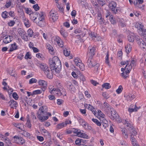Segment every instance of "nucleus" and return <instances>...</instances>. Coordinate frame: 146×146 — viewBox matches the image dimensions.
Returning <instances> with one entry per match:
<instances>
[{
	"label": "nucleus",
	"instance_id": "obj_31",
	"mask_svg": "<svg viewBox=\"0 0 146 146\" xmlns=\"http://www.w3.org/2000/svg\"><path fill=\"white\" fill-rule=\"evenodd\" d=\"M117 20L119 22V25L121 27H123L125 26V24L124 23V21L122 19H120L119 18H118Z\"/></svg>",
	"mask_w": 146,
	"mask_h": 146
},
{
	"label": "nucleus",
	"instance_id": "obj_32",
	"mask_svg": "<svg viewBox=\"0 0 146 146\" xmlns=\"http://www.w3.org/2000/svg\"><path fill=\"white\" fill-rule=\"evenodd\" d=\"M38 15H37V13L36 12L33 14H31L30 15L31 19L34 22L36 21V19Z\"/></svg>",
	"mask_w": 146,
	"mask_h": 146
},
{
	"label": "nucleus",
	"instance_id": "obj_41",
	"mask_svg": "<svg viewBox=\"0 0 146 146\" xmlns=\"http://www.w3.org/2000/svg\"><path fill=\"white\" fill-rule=\"evenodd\" d=\"M2 138H3V140L7 143L8 145L11 144L9 138L6 137H4Z\"/></svg>",
	"mask_w": 146,
	"mask_h": 146
},
{
	"label": "nucleus",
	"instance_id": "obj_60",
	"mask_svg": "<svg viewBox=\"0 0 146 146\" xmlns=\"http://www.w3.org/2000/svg\"><path fill=\"white\" fill-rule=\"evenodd\" d=\"M82 141H83V140L82 139H76L75 141V143L77 145H80L81 144Z\"/></svg>",
	"mask_w": 146,
	"mask_h": 146
},
{
	"label": "nucleus",
	"instance_id": "obj_16",
	"mask_svg": "<svg viewBox=\"0 0 146 146\" xmlns=\"http://www.w3.org/2000/svg\"><path fill=\"white\" fill-rule=\"evenodd\" d=\"M109 111L111 115L110 118L112 119L113 120L114 119L117 117L118 115L116 113V111L113 109L112 108Z\"/></svg>",
	"mask_w": 146,
	"mask_h": 146
},
{
	"label": "nucleus",
	"instance_id": "obj_8",
	"mask_svg": "<svg viewBox=\"0 0 146 146\" xmlns=\"http://www.w3.org/2000/svg\"><path fill=\"white\" fill-rule=\"evenodd\" d=\"M136 28L139 30V32H141L142 36L146 35V30L144 28V26L141 23H136L135 24Z\"/></svg>",
	"mask_w": 146,
	"mask_h": 146
},
{
	"label": "nucleus",
	"instance_id": "obj_22",
	"mask_svg": "<svg viewBox=\"0 0 146 146\" xmlns=\"http://www.w3.org/2000/svg\"><path fill=\"white\" fill-rule=\"evenodd\" d=\"M37 13L38 20H44L45 15L43 12H40V13Z\"/></svg>",
	"mask_w": 146,
	"mask_h": 146
},
{
	"label": "nucleus",
	"instance_id": "obj_37",
	"mask_svg": "<svg viewBox=\"0 0 146 146\" xmlns=\"http://www.w3.org/2000/svg\"><path fill=\"white\" fill-rule=\"evenodd\" d=\"M130 137L136 136L137 134V132L135 129H133L132 127V129H130Z\"/></svg>",
	"mask_w": 146,
	"mask_h": 146
},
{
	"label": "nucleus",
	"instance_id": "obj_62",
	"mask_svg": "<svg viewBox=\"0 0 146 146\" xmlns=\"http://www.w3.org/2000/svg\"><path fill=\"white\" fill-rule=\"evenodd\" d=\"M42 93V91L40 90H37L33 91V93L34 94H39Z\"/></svg>",
	"mask_w": 146,
	"mask_h": 146
},
{
	"label": "nucleus",
	"instance_id": "obj_44",
	"mask_svg": "<svg viewBox=\"0 0 146 146\" xmlns=\"http://www.w3.org/2000/svg\"><path fill=\"white\" fill-rule=\"evenodd\" d=\"M102 87L106 89H107L110 88H111V86L110 84L108 83H106L103 84L102 85Z\"/></svg>",
	"mask_w": 146,
	"mask_h": 146
},
{
	"label": "nucleus",
	"instance_id": "obj_19",
	"mask_svg": "<svg viewBox=\"0 0 146 146\" xmlns=\"http://www.w3.org/2000/svg\"><path fill=\"white\" fill-rule=\"evenodd\" d=\"M123 122L125 126L127 127L128 129H132L133 126L131 125V122L129 120L126 119L123 121Z\"/></svg>",
	"mask_w": 146,
	"mask_h": 146
},
{
	"label": "nucleus",
	"instance_id": "obj_34",
	"mask_svg": "<svg viewBox=\"0 0 146 146\" xmlns=\"http://www.w3.org/2000/svg\"><path fill=\"white\" fill-rule=\"evenodd\" d=\"M46 48L49 51L51 54L54 53L53 49L52 47L49 44H46Z\"/></svg>",
	"mask_w": 146,
	"mask_h": 146
},
{
	"label": "nucleus",
	"instance_id": "obj_5",
	"mask_svg": "<svg viewBox=\"0 0 146 146\" xmlns=\"http://www.w3.org/2000/svg\"><path fill=\"white\" fill-rule=\"evenodd\" d=\"M48 108L46 106H43L39 108L38 111L37 113V117L42 115H46L48 111Z\"/></svg>",
	"mask_w": 146,
	"mask_h": 146
},
{
	"label": "nucleus",
	"instance_id": "obj_20",
	"mask_svg": "<svg viewBox=\"0 0 146 146\" xmlns=\"http://www.w3.org/2000/svg\"><path fill=\"white\" fill-rule=\"evenodd\" d=\"M67 88L68 90L72 92H74L76 91V88L70 82H68L67 85Z\"/></svg>",
	"mask_w": 146,
	"mask_h": 146
},
{
	"label": "nucleus",
	"instance_id": "obj_42",
	"mask_svg": "<svg viewBox=\"0 0 146 146\" xmlns=\"http://www.w3.org/2000/svg\"><path fill=\"white\" fill-rule=\"evenodd\" d=\"M131 47L130 44H127L125 46V51L127 53H129L131 50Z\"/></svg>",
	"mask_w": 146,
	"mask_h": 146
},
{
	"label": "nucleus",
	"instance_id": "obj_35",
	"mask_svg": "<svg viewBox=\"0 0 146 146\" xmlns=\"http://www.w3.org/2000/svg\"><path fill=\"white\" fill-rule=\"evenodd\" d=\"M8 12L6 11H4L2 12L1 14V17L4 19L8 18L9 17L8 16Z\"/></svg>",
	"mask_w": 146,
	"mask_h": 146
},
{
	"label": "nucleus",
	"instance_id": "obj_56",
	"mask_svg": "<svg viewBox=\"0 0 146 146\" xmlns=\"http://www.w3.org/2000/svg\"><path fill=\"white\" fill-rule=\"evenodd\" d=\"M123 90V88L121 86H119L118 88L116 90V92L118 94L120 93Z\"/></svg>",
	"mask_w": 146,
	"mask_h": 146
},
{
	"label": "nucleus",
	"instance_id": "obj_4",
	"mask_svg": "<svg viewBox=\"0 0 146 146\" xmlns=\"http://www.w3.org/2000/svg\"><path fill=\"white\" fill-rule=\"evenodd\" d=\"M143 36V40L139 38L137 40V43L141 48L143 50L146 49V35Z\"/></svg>",
	"mask_w": 146,
	"mask_h": 146
},
{
	"label": "nucleus",
	"instance_id": "obj_58",
	"mask_svg": "<svg viewBox=\"0 0 146 146\" xmlns=\"http://www.w3.org/2000/svg\"><path fill=\"white\" fill-rule=\"evenodd\" d=\"M57 6L58 8L59 9V11L61 13H63V10L64 9L63 7L61 6H60L58 4Z\"/></svg>",
	"mask_w": 146,
	"mask_h": 146
},
{
	"label": "nucleus",
	"instance_id": "obj_25",
	"mask_svg": "<svg viewBox=\"0 0 146 146\" xmlns=\"http://www.w3.org/2000/svg\"><path fill=\"white\" fill-rule=\"evenodd\" d=\"M63 53L64 55L66 56H68L69 59H71L72 58V56L70 55V52L69 51L66 49V48H65L63 49Z\"/></svg>",
	"mask_w": 146,
	"mask_h": 146
},
{
	"label": "nucleus",
	"instance_id": "obj_61",
	"mask_svg": "<svg viewBox=\"0 0 146 146\" xmlns=\"http://www.w3.org/2000/svg\"><path fill=\"white\" fill-rule=\"evenodd\" d=\"M8 14H9V15L11 17H13L15 16L14 12L12 11L8 12Z\"/></svg>",
	"mask_w": 146,
	"mask_h": 146
},
{
	"label": "nucleus",
	"instance_id": "obj_38",
	"mask_svg": "<svg viewBox=\"0 0 146 146\" xmlns=\"http://www.w3.org/2000/svg\"><path fill=\"white\" fill-rule=\"evenodd\" d=\"M76 119L80 125H82L86 121L84 119L79 116L76 117Z\"/></svg>",
	"mask_w": 146,
	"mask_h": 146
},
{
	"label": "nucleus",
	"instance_id": "obj_45",
	"mask_svg": "<svg viewBox=\"0 0 146 146\" xmlns=\"http://www.w3.org/2000/svg\"><path fill=\"white\" fill-rule=\"evenodd\" d=\"M65 126L63 122L58 124L56 127V128L57 129H59L62 128Z\"/></svg>",
	"mask_w": 146,
	"mask_h": 146
},
{
	"label": "nucleus",
	"instance_id": "obj_59",
	"mask_svg": "<svg viewBox=\"0 0 146 146\" xmlns=\"http://www.w3.org/2000/svg\"><path fill=\"white\" fill-rule=\"evenodd\" d=\"M37 82V80L35 78H32L29 81V84H32L33 83H36Z\"/></svg>",
	"mask_w": 146,
	"mask_h": 146
},
{
	"label": "nucleus",
	"instance_id": "obj_10",
	"mask_svg": "<svg viewBox=\"0 0 146 146\" xmlns=\"http://www.w3.org/2000/svg\"><path fill=\"white\" fill-rule=\"evenodd\" d=\"M52 42L55 44L58 45L60 47L63 46L64 43L63 41L58 36L52 39Z\"/></svg>",
	"mask_w": 146,
	"mask_h": 146
},
{
	"label": "nucleus",
	"instance_id": "obj_63",
	"mask_svg": "<svg viewBox=\"0 0 146 146\" xmlns=\"http://www.w3.org/2000/svg\"><path fill=\"white\" fill-rule=\"evenodd\" d=\"M26 126L29 128H31V123L29 120H28L26 123Z\"/></svg>",
	"mask_w": 146,
	"mask_h": 146
},
{
	"label": "nucleus",
	"instance_id": "obj_47",
	"mask_svg": "<svg viewBox=\"0 0 146 146\" xmlns=\"http://www.w3.org/2000/svg\"><path fill=\"white\" fill-rule=\"evenodd\" d=\"M33 32L32 29H29L27 31L28 36L30 37H31L33 36Z\"/></svg>",
	"mask_w": 146,
	"mask_h": 146
},
{
	"label": "nucleus",
	"instance_id": "obj_49",
	"mask_svg": "<svg viewBox=\"0 0 146 146\" xmlns=\"http://www.w3.org/2000/svg\"><path fill=\"white\" fill-rule=\"evenodd\" d=\"M109 20L111 23L112 24H114L116 23V21L114 19L113 17V16L111 15L109 17Z\"/></svg>",
	"mask_w": 146,
	"mask_h": 146
},
{
	"label": "nucleus",
	"instance_id": "obj_2",
	"mask_svg": "<svg viewBox=\"0 0 146 146\" xmlns=\"http://www.w3.org/2000/svg\"><path fill=\"white\" fill-rule=\"evenodd\" d=\"M36 64L39 67L41 70L43 71L46 77L49 79L53 78V74L52 72L50 70L48 66L45 64L41 63L39 61H37Z\"/></svg>",
	"mask_w": 146,
	"mask_h": 146
},
{
	"label": "nucleus",
	"instance_id": "obj_36",
	"mask_svg": "<svg viewBox=\"0 0 146 146\" xmlns=\"http://www.w3.org/2000/svg\"><path fill=\"white\" fill-rule=\"evenodd\" d=\"M38 119L42 122L48 119V115L44 116V115H42L37 117Z\"/></svg>",
	"mask_w": 146,
	"mask_h": 146
},
{
	"label": "nucleus",
	"instance_id": "obj_14",
	"mask_svg": "<svg viewBox=\"0 0 146 146\" xmlns=\"http://www.w3.org/2000/svg\"><path fill=\"white\" fill-rule=\"evenodd\" d=\"M38 85L42 87V90L43 91L45 90L47 86V83L46 81L42 80H40L38 81Z\"/></svg>",
	"mask_w": 146,
	"mask_h": 146
},
{
	"label": "nucleus",
	"instance_id": "obj_43",
	"mask_svg": "<svg viewBox=\"0 0 146 146\" xmlns=\"http://www.w3.org/2000/svg\"><path fill=\"white\" fill-rule=\"evenodd\" d=\"M84 106L87 109L91 110V111H92L93 110H94L93 107L90 104H85L84 105Z\"/></svg>",
	"mask_w": 146,
	"mask_h": 146
},
{
	"label": "nucleus",
	"instance_id": "obj_64",
	"mask_svg": "<svg viewBox=\"0 0 146 146\" xmlns=\"http://www.w3.org/2000/svg\"><path fill=\"white\" fill-rule=\"evenodd\" d=\"M33 7L36 11H37L38 10L40 9V7L37 4H36L33 5Z\"/></svg>",
	"mask_w": 146,
	"mask_h": 146
},
{
	"label": "nucleus",
	"instance_id": "obj_46",
	"mask_svg": "<svg viewBox=\"0 0 146 146\" xmlns=\"http://www.w3.org/2000/svg\"><path fill=\"white\" fill-rule=\"evenodd\" d=\"M103 127L104 129L108 126V121L106 120H104L102 122Z\"/></svg>",
	"mask_w": 146,
	"mask_h": 146
},
{
	"label": "nucleus",
	"instance_id": "obj_57",
	"mask_svg": "<svg viewBox=\"0 0 146 146\" xmlns=\"http://www.w3.org/2000/svg\"><path fill=\"white\" fill-rule=\"evenodd\" d=\"M13 124L15 127H17L19 129H21V126L22 125V124L19 123H13Z\"/></svg>",
	"mask_w": 146,
	"mask_h": 146
},
{
	"label": "nucleus",
	"instance_id": "obj_50",
	"mask_svg": "<svg viewBox=\"0 0 146 146\" xmlns=\"http://www.w3.org/2000/svg\"><path fill=\"white\" fill-rule=\"evenodd\" d=\"M128 41L130 42H133L134 40V36L133 35H129L128 36Z\"/></svg>",
	"mask_w": 146,
	"mask_h": 146
},
{
	"label": "nucleus",
	"instance_id": "obj_27",
	"mask_svg": "<svg viewBox=\"0 0 146 146\" xmlns=\"http://www.w3.org/2000/svg\"><path fill=\"white\" fill-rule=\"evenodd\" d=\"M60 33L61 35L64 37H67L68 34L67 32L62 28H61L60 30Z\"/></svg>",
	"mask_w": 146,
	"mask_h": 146
},
{
	"label": "nucleus",
	"instance_id": "obj_12",
	"mask_svg": "<svg viewBox=\"0 0 146 146\" xmlns=\"http://www.w3.org/2000/svg\"><path fill=\"white\" fill-rule=\"evenodd\" d=\"M18 32L21 38L24 40H26L27 39V36H26V33L25 31L22 29L20 28H18L17 29Z\"/></svg>",
	"mask_w": 146,
	"mask_h": 146
},
{
	"label": "nucleus",
	"instance_id": "obj_28",
	"mask_svg": "<svg viewBox=\"0 0 146 146\" xmlns=\"http://www.w3.org/2000/svg\"><path fill=\"white\" fill-rule=\"evenodd\" d=\"M12 40L10 36H7L3 39V42L4 43L7 44L11 42Z\"/></svg>",
	"mask_w": 146,
	"mask_h": 146
},
{
	"label": "nucleus",
	"instance_id": "obj_23",
	"mask_svg": "<svg viewBox=\"0 0 146 146\" xmlns=\"http://www.w3.org/2000/svg\"><path fill=\"white\" fill-rule=\"evenodd\" d=\"M104 105L105 107L104 110L107 113L108 111H110L111 109L112 108L108 103L106 102H105L104 103Z\"/></svg>",
	"mask_w": 146,
	"mask_h": 146
},
{
	"label": "nucleus",
	"instance_id": "obj_11",
	"mask_svg": "<svg viewBox=\"0 0 146 146\" xmlns=\"http://www.w3.org/2000/svg\"><path fill=\"white\" fill-rule=\"evenodd\" d=\"M96 50V48L94 46H89L88 47L87 55L89 57H92L95 54V50Z\"/></svg>",
	"mask_w": 146,
	"mask_h": 146
},
{
	"label": "nucleus",
	"instance_id": "obj_54",
	"mask_svg": "<svg viewBox=\"0 0 146 146\" xmlns=\"http://www.w3.org/2000/svg\"><path fill=\"white\" fill-rule=\"evenodd\" d=\"M40 131L43 134H45L46 135L48 134V132L44 128H41L40 129Z\"/></svg>",
	"mask_w": 146,
	"mask_h": 146
},
{
	"label": "nucleus",
	"instance_id": "obj_9",
	"mask_svg": "<svg viewBox=\"0 0 146 146\" xmlns=\"http://www.w3.org/2000/svg\"><path fill=\"white\" fill-rule=\"evenodd\" d=\"M117 4L114 1H111L108 4L109 8L114 13L116 14L117 12V8L116 7Z\"/></svg>",
	"mask_w": 146,
	"mask_h": 146
},
{
	"label": "nucleus",
	"instance_id": "obj_18",
	"mask_svg": "<svg viewBox=\"0 0 146 146\" xmlns=\"http://www.w3.org/2000/svg\"><path fill=\"white\" fill-rule=\"evenodd\" d=\"M83 130L81 131L80 130H78L77 135L78 136L80 137H82L85 138H88V136L85 133H83Z\"/></svg>",
	"mask_w": 146,
	"mask_h": 146
},
{
	"label": "nucleus",
	"instance_id": "obj_26",
	"mask_svg": "<svg viewBox=\"0 0 146 146\" xmlns=\"http://www.w3.org/2000/svg\"><path fill=\"white\" fill-rule=\"evenodd\" d=\"M8 104H9L11 108H13L14 107H17V102L13 100H11L8 102Z\"/></svg>",
	"mask_w": 146,
	"mask_h": 146
},
{
	"label": "nucleus",
	"instance_id": "obj_51",
	"mask_svg": "<svg viewBox=\"0 0 146 146\" xmlns=\"http://www.w3.org/2000/svg\"><path fill=\"white\" fill-rule=\"evenodd\" d=\"M91 36L92 38L93 39H94L95 40H99L100 39V37H99L94 34H92L91 35Z\"/></svg>",
	"mask_w": 146,
	"mask_h": 146
},
{
	"label": "nucleus",
	"instance_id": "obj_30",
	"mask_svg": "<svg viewBox=\"0 0 146 146\" xmlns=\"http://www.w3.org/2000/svg\"><path fill=\"white\" fill-rule=\"evenodd\" d=\"M21 134L22 135L26 137L29 138L30 139H32L33 137L31 136L30 134L28 132L23 131V132Z\"/></svg>",
	"mask_w": 146,
	"mask_h": 146
},
{
	"label": "nucleus",
	"instance_id": "obj_13",
	"mask_svg": "<svg viewBox=\"0 0 146 146\" xmlns=\"http://www.w3.org/2000/svg\"><path fill=\"white\" fill-rule=\"evenodd\" d=\"M13 140L15 142L19 144H23L25 142V140L21 137L15 136L13 137Z\"/></svg>",
	"mask_w": 146,
	"mask_h": 146
},
{
	"label": "nucleus",
	"instance_id": "obj_21",
	"mask_svg": "<svg viewBox=\"0 0 146 146\" xmlns=\"http://www.w3.org/2000/svg\"><path fill=\"white\" fill-rule=\"evenodd\" d=\"M18 46L17 45V44L15 42H14L13 44H11L10 48L9 50V52H11L14 50H16L17 49Z\"/></svg>",
	"mask_w": 146,
	"mask_h": 146
},
{
	"label": "nucleus",
	"instance_id": "obj_40",
	"mask_svg": "<svg viewBox=\"0 0 146 146\" xmlns=\"http://www.w3.org/2000/svg\"><path fill=\"white\" fill-rule=\"evenodd\" d=\"M24 23L25 26L27 27H29L30 26V24L29 20L25 18L24 19Z\"/></svg>",
	"mask_w": 146,
	"mask_h": 146
},
{
	"label": "nucleus",
	"instance_id": "obj_24",
	"mask_svg": "<svg viewBox=\"0 0 146 146\" xmlns=\"http://www.w3.org/2000/svg\"><path fill=\"white\" fill-rule=\"evenodd\" d=\"M132 65H126V66L125 67V72L126 74H129L132 68Z\"/></svg>",
	"mask_w": 146,
	"mask_h": 146
},
{
	"label": "nucleus",
	"instance_id": "obj_33",
	"mask_svg": "<svg viewBox=\"0 0 146 146\" xmlns=\"http://www.w3.org/2000/svg\"><path fill=\"white\" fill-rule=\"evenodd\" d=\"M124 96L126 98L127 100H132L135 97V95L131 94H129L127 95H125Z\"/></svg>",
	"mask_w": 146,
	"mask_h": 146
},
{
	"label": "nucleus",
	"instance_id": "obj_3",
	"mask_svg": "<svg viewBox=\"0 0 146 146\" xmlns=\"http://www.w3.org/2000/svg\"><path fill=\"white\" fill-rule=\"evenodd\" d=\"M58 15L57 13L54 11H51L49 13V18L51 22H54L58 19Z\"/></svg>",
	"mask_w": 146,
	"mask_h": 146
},
{
	"label": "nucleus",
	"instance_id": "obj_1",
	"mask_svg": "<svg viewBox=\"0 0 146 146\" xmlns=\"http://www.w3.org/2000/svg\"><path fill=\"white\" fill-rule=\"evenodd\" d=\"M48 63L51 71L54 74L60 73L61 70L60 61L57 56H54L52 58H49Z\"/></svg>",
	"mask_w": 146,
	"mask_h": 146
},
{
	"label": "nucleus",
	"instance_id": "obj_7",
	"mask_svg": "<svg viewBox=\"0 0 146 146\" xmlns=\"http://www.w3.org/2000/svg\"><path fill=\"white\" fill-rule=\"evenodd\" d=\"M48 91L52 94H53L58 96H60L62 94L60 90L55 88L52 86H49Z\"/></svg>",
	"mask_w": 146,
	"mask_h": 146
},
{
	"label": "nucleus",
	"instance_id": "obj_39",
	"mask_svg": "<svg viewBox=\"0 0 146 146\" xmlns=\"http://www.w3.org/2000/svg\"><path fill=\"white\" fill-rule=\"evenodd\" d=\"M109 54L108 52H107L106 54V56L105 58V63L108 66H110V62L109 60Z\"/></svg>",
	"mask_w": 146,
	"mask_h": 146
},
{
	"label": "nucleus",
	"instance_id": "obj_29",
	"mask_svg": "<svg viewBox=\"0 0 146 146\" xmlns=\"http://www.w3.org/2000/svg\"><path fill=\"white\" fill-rule=\"evenodd\" d=\"M35 22L40 27H43L45 24L44 22V20H38V21H36Z\"/></svg>",
	"mask_w": 146,
	"mask_h": 146
},
{
	"label": "nucleus",
	"instance_id": "obj_55",
	"mask_svg": "<svg viewBox=\"0 0 146 146\" xmlns=\"http://www.w3.org/2000/svg\"><path fill=\"white\" fill-rule=\"evenodd\" d=\"M15 23V22L13 20H11L8 22L7 24L9 26L13 27Z\"/></svg>",
	"mask_w": 146,
	"mask_h": 146
},
{
	"label": "nucleus",
	"instance_id": "obj_52",
	"mask_svg": "<svg viewBox=\"0 0 146 146\" xmlns=\"http://www.w3.org/2000/svg\"><path fill=\"white\" fill-rule=\"evenodd\" d=\"M102 96L105 99H108L110 97V96L106 92H103L102 93Z\"/></svg>",
	"mask_w": 146,
	"mask_h": 146
},
{
	"label": "nucleus",
	"instance_id": "obj_6",
	"mask_svg": "<svg viewBox=\"0 0 146 146\" xmlns=\"http://www.w3.org/2000/svg\"><path fill=\"white\" fill-rule=\"evenodd\" d=\"M75 65L79 67L80 70L83 71L85 69V66L84 64L82 62V61L78 58H75L74 60Z\"/></svg>",
	"mask_w": 146,
	"mask_h": 146
},
{
	"label": "nucleus",
	"instance_id": "obj_17",
	"mask_svg": "<svg viewBox=\"0 0 146 146\" xmlns=\"http://www.w3.org/2000/svg\"><path fill=\"white\" fill-rule=\"evenodd\" d=\"M131 107H132V108H129L128 109V111L130 113L136 112L140 108V107H137L136 105H132L131 106Z\"/></svg>",
	"mask_w": 146,
	"mask_h": 146
},
{
	"label": "nucleus",
	"instance_id": "obj_15",
	"mask_svg": "<svg viewBox=\"0 0 146 146\" xmlns=\"http://www.w3.org/2000/svg\"><path fill=\"white\" fill-rule=\"evenodd\" d=\"M96 63V62L94 61L92 59V57H88L87 62V64L89 68H91L95 66Z\"/></svg>",
	"mask_w": 146,
	"mask_h": 146
},
{
	"label": "nucleus",
	"instance_id": "obj_48",
	"mask_svg": "<svg viewBox=\"0 0 146 146\" xmlns=\"http://www.w3.org/2000/svg\"><path fill=\"white\" fill-rule=\"evenodd\" d=\"M130 140L132 142V144L133 146L134 144H135L136 145H139L136 142V140L135 139V138L134 137V136H132L131 137Z\"/></svg>",
	"mask_w": 146,
	"mask_h": 146
},
{
	"label": "nucleus",
	"instance_id": "obj_53",
	"mask_svg": "<svg viewBox=\"0 0 146 146\" xmlns=\"http://www.w3.org/2000/svg\"><path fill=\"white\" fill-rule=\"evenodd\" d=\"M92 120L98 126H100L101 125V123L99 121L96 119L93 118L92 119Z\"/></svg>",
	"mask_w": 146,
	"mask_h": 146
}]
</instances>
